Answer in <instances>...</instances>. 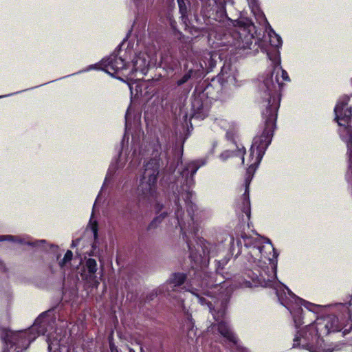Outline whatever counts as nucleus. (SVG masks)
<instances>
[{
  "label": "nucleus",
  "mask_w": 352,
  "mask_h": 352,
  "mask_svg": "<svg viewBox=\"0 0 352 352\" xmlns=\"http://www.w3.org/2000/svg\"><path fill=\"white\" fill-rule=\"evenodd\" d=\"M164 22L168 24L174 32L176 31V23L174 19L173 12L175 8L174 0H163Z\"/></svg>",
  "instance_id": "15"
},
{
  "label": "nucleus",
  "mask_w": 352,
  "mask_h": 352,
  "mask_svg": "<svg viewBox=\"0 0 352 352\" xmlns=\"http://www.w3.org/2000/svg\"><path fill=\"white\" fill-rule=\"evenodd\" d=\"M254 31V25L252 23L239 25L223 34L221 44L229 47L235 54H248L253 44Z\"/></svg>",
  "instance_id": "7"
},
{
  "label": "nucleus",
  "mask_w": 352,
  "mask_h": 352,
  "mask_svg": "<svg viewBox=\"0 0 352 352\" xmlns=\"http://www.w3.org/2000/svg\"><path fill=\"white\" fill-rule=\"evenodd\" d=\"M219 4H220V6H221V8L223 9L224 8V3L222 1H221L219 3Z\"/></svg>",
  "instance_id": "44"
},
{
  "label": "nucleus",
  "mask_w": 352,
  "mask_h": 352,
  "mask_svg": "<svg viewBox=\"0 0 352 352\" xmlns=\"http://www.w3.org/2000/svg\"><path fill=\"white\" fill-rule=\"evenodd\" d=\"M9 241L20 245H28L34 248H43L47 243L44 239H33L28 235H0V242Z\"/></svg>",
  "instance_id": "13"
},
{
  "label": "nucleus",
  "mask_w": 352,
  "mask_h": 352,
  "mask_svg": "<svg viewBox=\"0 0 352 352\" xmlns=\"http://www.w3.org/2000/svg\"><path fill=\"white\" fill-rule=\"evenodd\" d=\"M109 348H110L111 352H114V351H118V346L111 342L109 343Z\"/></svg>",
  "instance_id": "33"
},
{
  "label": "nucleus",
  "mask_w": 352,
  "mask_h": 352,
  "mask_svg": "<svg viewBox=\"0 0 352 352\" xmlns=\"http://www.w3.org/2000/svg\"><path fill=\"white\" fill-rule=\"evenodd\" d=\"M166 216L167 213L164 212L159 216L155 217L148 226V230L155 228Z\"/></svg>",
  "instance_id": "22"
},
{
  "label": "nucleus",
  "mask_w": 352,
  "mask_h": 352,
  "mask_svg": "<svg viewBox=\"0 0 352 352\" xmlns=\"http://www.w3.org/2000/svg\"><path fill=\"white\" fill-rule=\"evenodd\" d=\"M129 352H135V351L134 349L129 347Z\"/></svg>",
  "instance_id": "42"
},
{
  "label": "nucleus",
  "mask_w": 352,
  "mask_h": 352,
  "mask_svg": "<svg viewBox=\"0 0 352 352\" xmlns=\"http://www.w3.org/2000/svg\"><path fill=\"white\" fill-rule=\"evenodd\" d=\"M99 64L100 63L90 65L86 69L80 70V71H79V72H78L76 73H74V74H72V75L73 76V75H76V74H81L82 72H89V71L92 70V69H101V67H99Z\"/></svg>",
  "instance_id": "27"
},
{
  "label": "nucleus",
  "mask_w": 352,
  "mask_h": 352,
  "mask_svg": "<svg viewBox=\"0 0 352 352\" xmlns=\"http://www.w3.org/2000/svg\"><path fill=\"white\" fill-rule=\"evenodd\" d=\"M177 285L182 284L183 283V279H180V276L179 277L177 276Z\"/></svg>",
  "instance_id": "37"
},
{
  "label": "nucleus",
  "mask_w": 352,
  "mask_h": 352,
  "mask_svg": "<svg viewBox=\"0 0 352 352\" xmlns=\"http://www.w3.org/2000/svg\"><path fill=\"white\" fill-rule=\"evenodd\" d=\"M166 74L164 76L167 78V82H161L157 79L149 80L146 82H133L129 84L131 94L135 96H143L153 98L156 111L162 109L165 112L176 113L175 107V87L174 76L176 74L173 65H165Z\"/></svg>",
  "instance_id": "4"
},
{
  "label": "nucleus",
  "mask_w": 352,
  "mask_h": 352,
  "mask_svg": "<svg viewBox=\"0 0 352 352\" xmlns=\"http://www.w3.org/2000/svg\"><path fill=\"white\" fill-rule=\"evenodd\" d=\"M131 30L129 31L126 37L123 39L122 42L120 43L116 50L108 56L104 58L100 61L101 70L105 72L110 76L121 79L120 77L116 76L118 73L126 74L128 70L129 64L125 61L122 56H119L121 48L124 42L128 39Z\"/></svg>",
  "instance_id": "8"
},
{
  "label": "nucleus",
  "mask_w": 352,
  "mask_h": 352,
  "mask_svg": "<svg viewBox=\"0 0 352 352\" xmlns=\"http://www.w3.org/2000/svg\"><path fill=\"white\" fill-rule=\"evenodd\" d=\"M133 153L130 157L129 168L131 170L136 169L142 159L144 164L140 172V184L137 193L140 201H148L155 199L157 196V180L160 168V146L156 144H149L140 147L133 138Z\"/></svg>",
  "instance_id": "3"
},
{
  "label": "nucleus",
  "mask_w": 352,
  "mask_h": 352,
  "mask_svg": "<svg viewBox=\"0 0 352 352\" xmlns=\"http://www.w3.org/2000/svg\"><path fill=\"white\" fill-rule=\"evenodd\" d=\"M177 3L181 14V19L185 25L188 27L189 18L192 15L190 2L188 0H177Z\"/></svg>",
  "instance_id": "17"
},
{
  "label": "nucleus",
  "mask_w": 352,
  "mask_h": 352,
  "mask_svg": "<svg viewBox=\"0 0 352 352\" xmlns=\"http://www.w3.org/2000/svg\"><path fill=\"white\" fill-rule=\"evenodd\" d=\"M0 321V338L3 343V352H22L28 348L31 342L40 336H46L49 352L58 345L56 334L55 308L41 313L34 324L28 329L12 331L1 324Z\"/></svg>",
  "instance_id": "2"
},
{
  "label": "nucleus",
  "mask_w": 352,
  "mask_h": 352,
  "mask_svg": "<svg viewBox=\"0 0 352 352\" xmlns=\"http://www.w3.org/2000/svg\"><path fill=\"white\" fill-rule=\"evenodd\" d=\"M204 164V162H203L194 161L182 165L179 176L177 177V182H180L184 190H186L188 193H191L189 190L194 184V175L199 168Z\"/></svg>",
  "instance_id": "11"
},
{
  "label": "nucleus",
  "mask_w": 352,
  "mask_h": 352,
  "mask_svg": "<svg viewBox=\"0 0 352 352\" xmlns=\"http://www.w3.org/2000/svg\"><path fill=\"white\" fill-rule=\"evenodd\" d=\"M217 328L219 333L230 343L237 345L238 339L231 331L228 324L225 321H221L218 323V324H214L212 328Z\"/></svg>",
  "instance_id": "16"
},
{
  "label": "nucleus",
  "mask_w": 352,
  "mask_h": 352,
  "mask_svg": "<svg viewBox=\"0 0 352 352\" xmlns=\"http://www.w3.org/2000/svg\"><path fill=\"white\" fill-rule=\"evenodd\" d=\"M236 155H239L242 161L243 164H245V158H244V148L242 147L241 148H239L237 151Z\"/></svg>",
  "instance_id": "30"
},
{
  "label": "nucleus",
  "mask_w": 352,
  "mask_h": 352,
  "mask_svg": "<svg viewBox=\"0 0 352 352\" xmlns=\"http://www.w3.org/2000/svg\"><path fill=\"white\" fill-rule=\"evenodd\" d=\"M50 247L53 250H58V246L57 245H51Z\"/></svg>",
  "instance_id": "40"
},
{
  "label": "nucleus",
  "mask_w": 352,
  "mask_h": 352,
  "mask_svg": "<svg viewBox=\"0 0 352 352\" xmlns=\"http://www.w3.org/2000/svg\"><path fill=\"white\" fill-rule=\"evenodd\" d=\"M167 292L169 296H174V292L176 289V272L172 274V277L169 283L166 285Z\"/></svg>",
  "instance_id": "20"
},
{
  "label": "nucleus",
  "mask_w": 352,
  "mask_h": 352,
  "mask_svg": "<svg viewBox=\"0 0 352 352\" xmlns=\"http://www.w3.org/2000/svg\"><path fill=\"white\" fill-rule=\"evenodd\" d=\"M349 97L344 96L335 107L336 120L340 126L339 133L342 140L347 146L349 169L346 178L348 182H352V110L347 107Z\"/></svg>",
  "instance_id": "6"
},
{
  "label": "nucleus",
  "mask_w": 352,
  "mask_h": 352,
  "mask_svg": "<svg viewBox=\"0 0 352 352\" xmlns=\"http://www.w3.org/2000/svg\"><path fill=\"white\" fill-rule=\"evenodd\" d=\"M190 78V72L186 74L183 76V78L181 80L177 81V85H180V84H183V83L186 82Z\"/></svg>",
  "instance_id": "29"
},
{
  "label": "nucleus",
  "mask_w": 352,
  "mask_h": 352,
  "mask_svg": "<svg viewBox=\"0 0 352 352\" xmlns=\"http://www.w3.org/2000/svg\"><path fill=\"white\" fill-rule=\"evenodd\" d=\"M153 1L154 0H133L138 8H144L145 6L148 7L153 4Z\"/></svg>",
  "instance_id": "26"
},
{
  "label": "nucleus",
  "mask_w": 352,
  "mask_h": 352,
  "mask_svg": "<svg viewBox=\"0 0 352 352\" xmlns=\"http://www.w3.org/2000/svg\"><path fill=\"white\" fill-rule=\"evenodd\" d=\"M234 156V154L232 152L230 151H223L222 153H221V155H219V159L222 161V162H226V160H228L229 158L232 157Z\"/></svg>",
  "instance_id": "28"
},
{
  "label": "nucleus",
  "mask_w": 352,
  "mask_h": 352,
  "mask_svg": "<svg viewBox=\"0 0 352 352\" xmlns=\"http://www.w3.org/2000/svg\"><path fill=\"white\" fill-rule=\"evenodd\" d=\"M270 45L276 48H278L282 45V39L274 30L269 32Z\"/></svg>",
  "instance_id": "19"
},
{
  "label": "nucleus",
  "mask_w": 352,
  "mask_h": 352,
  "mask_svg": "<svg viewBox=\"0 0 352 352\" xmlns=\"http://www.w3.org/2000/svg\"><path fill=\"white\" fill-rule=\"evenodd\" d=\"M98 270L97 262L94 258H89L81 267L79 273L82 280L92 283L93 287H98V280H96V273Z\"/></svg>",
  "instance_id": "14"
},
{
  "label": "nucleus",
  "mask_w": 352,
  "mask_h": 352,
  "mask_svg": "<svg viewBox=\"0 0 352 352\" xmlns=\"http://www.w3.org/2000/svg\"><path fill=\"white\" fill-rule=\"evenodd\" d=\"M129 137L125 133L123 138L120 142V148L118 150V157L115 159L110 164L109 169L107 170L106 177L104 178L103 184L100 189L99 194L98 195L95 203L93 206L91 217H93L96 204L99 201L100 196L102 193V191L104 189L105 186H107L112 178L117 175V171H118L120 168H122L128 159V143H129Z\"/></svg>",
  "instance_id": "9"
},
{
  "label": "nucleus",
  "mask_w": 352,
  "mask_h": 352,
  "mask_svg": "<svg viewBox=\"0 0 352 352\" xmlns=\"http://www.w3.org/2000/svg\"><path fill=\"white\" fill-rule=\"evenodd\" d=\"M156 59L154 56H151L146 52H140L135 55L133 60V67L129 74H133L140 72L142 75H145L148 69L154 66Z\"/></svg>",
  "instance_id": "12"
},
{
  "label": "nucleus",
  "mask_w": 352,
  "mask_h": 352,
  "mask_svg": "<svg viewBox=\"0 0 352 352\" xmlns=\"http://www.w3.org/2000/svg\"><path fill=\"white\" fill-rule=\"evenodd\" d=\"M0 298L1 302L2 303H7L8 304L12 299V292H10V289L8 288L6 290L3 292L2 290H0Z\"/></svg>",
  "instance_id": "23"
},
{
  "label": "nucleus",
  "mask_w": 352,
  "mask_h": 352,
  "mask_svg": "<svg viewBox=\"0 0 352 352\" xmlns=\"http://www.w3.org/2000/svg\"><path fill=\"white\" fill-rule=\"evenodd\" d=\"M8 271V268L6 266V264L0 258V272L6 273Z\"/></svg>",
  "instance_id": "32"
},
{
  "label": "nucleus",
  "mask_w": 352,
  "mask_h": 352,
  "mask_svg": "<svg viewBox=\"0 0 352 352\" xmlns=\"http://www.w3.org/2000/svg\"><path fill=\"white\" fill-rule=\"evenodd\" d=\"M245 285H246L247 287H251L252 286V283H250V282H249V281H247Z\"/></svg>",
  "instance_id": "43"
},
{
  "label": "nucleus",
  "mask_w": 352,
  "mask_h": 352,
  "mask_svg": "<svg viewBox=\"0 0 352 352\" xmlns=\"http://www.w3.org/2000/svg\"><path fill=\"white\" fill-rule=\"evenodd\" d=\"M153 1L154 0H133L138 8H144L145 6L148 7L153 4Z\"/></svg>",
  "instance_id": "25"
},
{
  "label": "nucleus",
  "mask_w": 352,
  "mask_h": 352,
  "mask_svg": "<svg viewBox=\"0 0 352 352\" xmlns=\"http://www.w3.org/2000/svg\"><path fill=\"white\" fill-rule=\"evenodd\" d=\"M73 258V252L71 250H67L64 255V257L59 261V266L63 268L64 266L72 261Z\"/></svg>",
  "instance_id": "24"
},
{
  "label": "nucleus",
  "mask_w": 352,
  "mask_h": 352,
  "mask_svg": "<svg viewBox=\"0 0 352 352\" xmlns=\"http://www.w3.org/2000/svg\"><path fill=\"white\" fill-rule=\"evenodd\" d=\"M156 293L152 292L149 295L147 296L146 298L148 300H151L154 298V297L156 296Z\"/></svg>",
  "instance_id": "34"
},
{
  "label": "nucleus",
  "mask_w": 352,
  "mask_h": 352,
  "mask_svg": "<svg viewBox=\"0 0 352 352\" xmlns=\"http://www.w3.org/2000/svg\"><path fill=\"white\" fill-rule=\"evenodd\" d=\"M139 347H140V352H144L143 347L141 345H140Z\"/></svg>",
  "instance_id": "45"
},
{
  "label": "nucleus",
  "mask_w": 352,
  "mask_h": 352,
  "mask_svg": "<svg viewBox=\"0 0 352 352\" xmlns=\"http://www.w3.org/2000/svg\"><path fill=\"white\" fill-rule=\"evenodd\" d=\"M276 295L280 303L285 306L293 315L294 320L296 326L301 324L300 319H297V315L300 314L301 309L299 305H303L310 309L311 303L297 297L286 286L279 285L276 288Z\"/></svg>",
  "instance_id": "10"
},
{
  "label": "nucleus",
  "mask_w": 352,
  "mask_h": 352,
  "mask_svg": "<svg viewBox=\"0 0 352 352\" xmlns=\"http://www.w3.org/2000/svg\"><path fill=\"white\" fill-rule=\"evenodd\" d=\"M122 215L123 217H126L127 216V209H126V210H124L122 212Z\"/></svg>",
  "instance_id": "38"
},
{
  "label": "nucleus",
  "mask_w": 352,
  "mask_h": 352,
  "mask_svg": "<svg viewBox=\"0 0 352 352\" xmlns=\"http://www.w3.org/2000/svg\"><path fill=\"white\" fill-rule=\"evenodd\" d=\"M267 56L274 65L273 72L264 77L259 85V95L263 108V116L265 119V127L261 136H256L250 150L247 159V175L245 179V191L243 201V212L250 217V203L248 197V188L254 173L258 167L266 148L271 142L273 132L276 126L277 112L280 102V91L283 87V80L289 81L287 72L280 67V57L279 51L276 49Z\"/></svg>",
  "instance_id": "1"
},
{
  "label": "nucleus",
  "mask_w": 352,
  "mask_h": 352,
  "mask_svg": "<svg viewBox=\"0 0 352 352\" xmlns=\"http://www.w3.org/2000/svg\"><path fill=\"white\" fill-rule=\"evenodd\" d=\"M23 91H16L15 93H12V94H6V95H3V96H0V98H5V97H8V96H12V95H14V94H17L19 93H21Z\"/></svg>",
  "instance_id": "35"
},
{
  "label": "nucleus",
  "mask_w": 352,
  "mask_h": 352,
  "mask_svg": "<svg viewBox=\"0 0 352 352\" xmlns=\"http://www.w3.org/2000/svg\"><path fill=\"white\" fill-rule=\"evenodd\" d=\"M125 118H126V129L127 128V126H128V113H126V116H125Z\"/></svg>",
  "instance_id": "39"
},
{
  "label": "nucleus",
  "mask_w": 352,
  "mask_h": 352,
  "mask_svg": "<svg viewBox=\"0 0 352 352\" xmlns=\"http://www.w3.org/2000/svg\"><path fill=\"white\" fill-rule=\"evenodd\" d=\"M60 257V254H58L57 255V256H56L57 260H58Z\"/></svg>",
  "instance_id": "46"
},
{
  "label": "nucleus",
  "mask_w": 352,
  "mask_h": 352,
  "mask_svg": "<svg viewBox=\"0 0 352 352\" xmlns=\"http://www.w3.org/2000/svg\"><path fill=\"white\" fill-rule=\"evenodd\" d=\"M210 1H212V2L216 3L215 0H210Z\"/></svg>",
  "instance_id": "49"
},
{
  "label": "nucleus",
  "mask_w": 352,
  "mask_h": 352,
  "mask_svg": "<svg viewBox=\"0 0 352 352\" xmlns=\"http://www.w3.org/2000/svg\"><path fill=\"white\" fill-rule=\"evenodd\" d=\"M91 230L93 232L94 235V242L91 245V250L90 252L89 255L90 256H96L98 254V224L96 222H95L94 224L91 225Z\"/></svg>",
  "instance_id": "18"
},
{
  "label": "nucleus",
  "mask_w": 352,
  "mask_h": 352,
  "mask_svg": "<svg viewBox=\"0 0 352 352\" xmlns=\"http://www.w3.org/2000/svg\"><path fill=\"white\" fill-rule=\"evenodd\" d=\"M213 316H214V318L218 321L220 320V318L221 317H223V316L224 315V313H225V311L224 309H222L221 311H219V313L218 314V315H217L214 312H212Z\"/></svg>",
  "instance_id": "31"
},
{
  "label": "nucleus",
  "mask_w": 352,
  "mask_h": 352,
  "mask_svg": "<svg viewBox=\"0 0 352 352\" xmlns=\"http://www.w3.org/2000/svg\"><path fill=\"white\" fill-rule=\"evenodd\" d=\"M3 317L5 318V320H7V318H8L7 315L3 316Z\"/></svg>",
  "instance_id": "47"
},
{
  "label": "nucleus",
  "mask_w": 352,
  "mask_h": 352,
  "mask_svg": "<svg viewBox=\"0 0 352 352\" xmlns=\"http://www.w3.org/2000/svg\"><path fill=\"white\" fill-rule=\"evenodd\" d=\"M200 302H201V304H203V303H204V301H203L202 298H200Z\"/></svg>",
  "instance_id": "48"
},
{
  "label": "nucleus",
  "mask_w": 352,
  "mask_h": 352,
  "mask_svg": "<svg viewBox=\"0 0 352 352\" xmlns=\"http://www.w3.org/2000/svg\"><path fill=\"white\" fill-rule=\"evenodd\" d=\"M244 244L249 249L250 261L255 263L248 276L254 284L267 286L276 276V266L270 256L274 248L269 239L261 236L243 237Z\"/></svg>",
  "instance_id": "5"
},
{
  "label": "nucleus",
  "mask_w": 352,
  "mask_h": 352,
  "mask_svg": "<svg viewBox=\"0 0 352 352\" xmlns=\"http://www.w3.org/2000/svg\"><path fill=\"white\" fill-rule=\"evenodd\" d=\"M79 239H77L76 241H73L71 247L74 248L76 247L77 243H78Z\"/></svg>",
  "instance_id": "36"
},
{
  "label": "nucleus",
  "mask_w": 352,
  "mask_h": 352,
  "mask_svg": "<svg viewBox=\"0 0 352 352\" xmlns=\"http://www.w3.org/2000/svg\"><path fill=\"white\" fill-rule=\"evenodd\" d=\"M166 216L167 213L164 212L159 216L155 217L148 226V230L155 228Z\"/></svg>",
  "instance_id": "21"
},
{
  "label": "nucleus",
  "mask_w": 352,
  "mask_h": 352,
  "mask_svg": "<svg viewBox=\"0 0 352 352\" xmlns=\"http://www.w3.org/2000/svg\"><path fill=\"white\" fill-rule=\"evenodd\" d=\"M156 207L159 210H160L162 208V206H160V204H157Z\"/></svg>",
  "instance_id": "41"
}]
</instances>
